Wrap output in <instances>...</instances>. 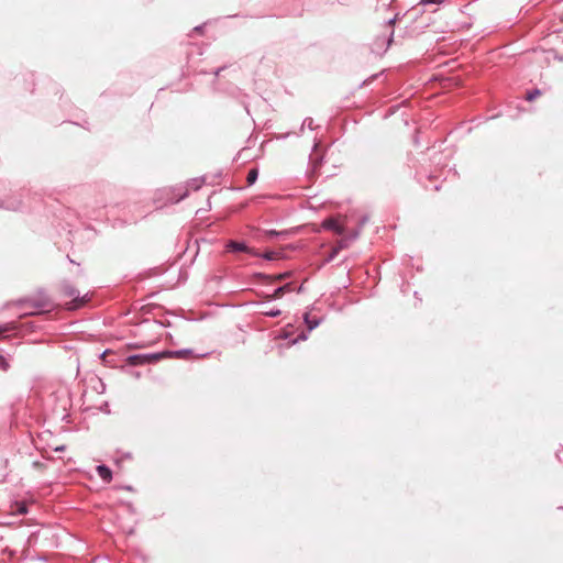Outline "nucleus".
Returning a JSON list of instances; mask_svg holds the SVG:
<instances>
[{
	"mask_svg": "<svg viewBox=\"0 0 563 563\" xmlns=\"http://www.w3.org/2000/svg\"><path fill=\"white\" fill-rule=\"evenodd\" d=\"M3 308H16L18 310H21L16 317H37L38 314L49 313L53 311L55 302L43 288H40L34 297H23L14 301L7 302Z\"/></svg>",
	"mask_w": 563,
	"mask_h": 563,
	"instance_id": "obj_1",
	"label": "nucleus"
},
{
	"mask_svg": "<svg viewBox=\"0 0 563 563\" xmlns=\"http://www.w3.org/2000/svg\"><path fill=\"white\" fill-rule=\"evenodd\" d=\"M60 290L65 297L71 299L69 302L65 303V308L68 311H75L84 307L89 301L88 292L81 295L80 291L68 282L62 283Z\"/></svg>",
	"mask_w": 563,
	"mask_h": 563,
	"instance_id": "obj_2",
	"label": "nucleus"
},
{
	"mask_svg": "<svg viewBox=\"0 0 563 563\" xmlns=\"http://www.w3.org/2000/svg\"><path fill=\"white\" fill-rule=\"evenodd\" d=\"M164 356V353L131 355L126 358V363L131 366H141L145 364L156 363L161 361Z\"/></svg>",
	"mask_w": 563,
	"mask_h": 563,
	"instance_id": "obj_3",
	"label": "nucleus"
},
{
	"mask_svg": "<svg viewBox=\"0 0 563 563\" xmlns=\"http://www.w3.org/2000/svg\"><path fill=\"white\" fill-rule=\"evenodd\" d=\"M394 40V30L388 35L377 36L372 44V52L378 55L386 53Z\"/></svg>",
	"mask_w": 563,
	"mask_h": 563,
	"instance_id": "obj_4",
	"label": "nucleus"
},
{
	"mask_svg": "<svg viewBox=\"0 0 563 563\" xmlns=\"http://www.w3.org/2000/svg\"><path fill=\"white\" fill-rule=\"evenodd\" d=\"M225 251L230 253L244 252L250 255H258V251L250 247L244 241L229 240L225 243Z\"/></svg>",
	"mask_w": 563,
	"mask_h": 563,
	"instance_id": "obj_5",
	"label": "nucleus"
},
{
	"mask_svg": "<svg viewBox=\"0 0 563 563\" xmlns=\"http://www.w3.org/2000/svg\"><path fill=\"white\" fill-rule=\"evenodd\" d=\"M164 192L166 194L167 202L177 203L188 196V188L181 186L170 187L164 189Z\"/></svg>",
	"mask_w": 563,
	"mask_h": 563,
	"instance_id": "obj_6",
	"label": "nucleus"
},
{
	"mask_svg": "<svg viewBox=\"0 0 563 563\" xmlns=\"http://www.w3.org/2000/svg\"><path fill=\"white\" fill-rule=\"evenodd\" d=\"M321 227L324 230L333 231L334 233L339 235L344 234V228L334 219V218H327L322 221Z\"/></svg>",
	"mask_w": 563,
	"mask_h": 563,
	"instance_id": "obj_7",
	"label": "nucleus"
},
{
	"mask_svg": "<svg viewBox=\"0 0 563 563\" xmlns=\"http://www.w3.org/2000/svg\"><path fill=\"white\" fill-rule=\"evenodd\" d=\"M22 202L18 199L8 198V199H1L0 200V208L10 210V211H18L21 209Z\"/></svg>",
	"mask_w": 563,
	"mask_h": 563,
	"instance_id": "obj_8",
	"label": "nucleus"
},
{
	"mask_svg": "<svg viewBox=\"0 0 563 563\" xmlns=\"http://www.w3.org/2000/svg\"><path fill=\"white\" fill-rule=\"evenodd\" d=\"M144 314H153V317H164L165 311L159 306L144 305L141 307Z\"/></svg>",
	"mask_w": 563,
	"mask_h": 563,
	"instance_id": "obj_9",
	"label": "nucleus"
},
{
	"mask_svg": "<svg viewBox=\"0 0 563 563\" xmlns=\"http://www.w3.org/2000/svg\"><path fill=\"white\" fill-rule=\"evenodd\" d=\"M18 330V325L15 322H10L0 327V336L9 338L11 335H15Z\"/></svg>",
	"mask_w": 563,
	"mask_h": 563,
	"instance_id": "obj_10",
	"label": "nucleus"
},
{
	"mask_svg": "<svg viewBox=\"0 0 563 563\" xmlns=\"http://www.w3.org/2000/svg\"><path fill=\"white\" fill-rule=\"evenodd\" d=\"M97 473L107 483H109L112 479V472L106 465L97 466Z\"/></svg>",
	"mask_w": 563,
	"mask_h": 563,
	"instance_id": "obj_11",
	"label": "nucleus"
},
{
	"mask_svg": "<svg viewBox=\"0 0 563 563\" xmlns=\"http://www.w3.org/2000/svg\"><path fill=\"white\" fill-rule=\"evenodd\" d=\"M258 178V169L257 168H252L249 170L247 173V176H246V183L249 186H252L255 184V181L257 180Z\"/></svg>",
	"mask_w": 563,
	"mask_h": 563,
	"instance_id": "obj_12",
	"label": "nucleus"
},
{
	"mask_svg": "<svg viewBox=\"0 0 563 563\" xmlns=\"http://www.w3.org/2000/svg\"><path fill=\"white\" fill-rule=\"evenodd\" d=\"M279 255V253L277 252H274V251H265L263 253H260L258 252V255H253L254 257H262L266 261H274L275 258H277V256Z\"/></svg>",
	"mask_w": 563,
	"mask_h": 563,
	"instance_id": "obj_13",
	"label": "nucleus"
},
{
	"mask_svg": "<svg viewBox=\"0 0 563 563\" xmlns=\"http://www.w3.org/2000/svg\"><path fill=\"white\" fill-rule=\"evenodd\" d=\"M205 183V177L192 178L187 183V186L194 190H198Z\"/></svg>",
	"mask_w": 563,
	"mask_h": 563,
	"instance_id": "obj_14",
	"label": "nucleus"
},
{
	"mask_svg": "<svg viewBox=\"0 0 563 563\" xmlns=\"http://www.w3.org/2000/svg\"><path fill=\"white\" fill-rule=\"evenodd\" d=\"M542 91L538 88H534V89H531V90H528L527 91V95H526V100L528 101H533L536 100L539 96H541Z\"/></svg>",
	"mask_w": 563,
	"mask_h": 563,
	"instance_id": "obj_15",
	"label": "nucleus"
},
{
	"mask_svg": "<svg viewBox=\"0 0 563 563\" xmlns=\"http://www.w3.org/2000/svg\"><path fill=\"white\" fill-rule=\"evenodd\" d=\"M360 234H361V228H356V229L352 230L347 235H345V238L350 243H352L358 239Z\"/></svg>",
	"mask_w": 563,
	"mask_h": 563,
	"instance_id": "obj_16",
	"label": "nucleus"
},
{
	"mask_svg": "<svg viewBox=\"0 0 563 563\" xmlns=\"http://www.w3.org/2000/svg\"><path fill=\"white\" fill-rule=\"evenodd\" d=\"M288 233L286 231H276V230H268L266 231V235L269 239L286 236Z\"/></svg>",
	"mask_w": 563,
	"mask_h": 563,
	"instance_id": "obj_17",
	"label": "nucleus"
},
{
	"mask_svg": "<svg viewBox=\"0 0 563 563\" xmlns=\"http://www.w3.org/2000/svg\"><path fill=\"white\" fill-rule=\"evenodd\" d=\"M290 290V284H286V285H283V286H279L275 289L274 291V296L275 297H280L283 296L286 291H289Z\"/></svg>",
	"mask_w": 563,
	"mask_h": 563,
	"instance_id": "obj_18",
	"label": "nucleus"
},
{
	"mask_svg": "<svg viewBox=\"0 0 563 563\" xmlns=\"http://www.w3.org/2000/svg\"><path fill=\"white\" fill-rule=\"evenodd\" d=\"M14 507H15V509L12 510V512H15L19 515H24L27 512L25 503H15Z\"/></svg>",
	"mask_w": 563,
	"mask_h": 563,
	"instance_id": "obj_19",
	"label": "nucleus"
},
{
	"mask_svg": "<svg viewBox=\"0 0 563 563\" xmlns=\"http://www.w3.org/2000/svg\"><path fill=\"white\" fill-rule=\"evenodd\" d=\"M339 252H340V247H333V249L331 250V252H330V253L327 255V257L324 258V263H330V262H332V261L336 257V255L339 254Z\"/></svg>",
	"mask_w": 563,
	"mask_h": 563,
	"instance_id": "obj_20",
	"label": "nucleus"
},
{
	"mask_svg": "<svg viewBox=\"0 0 563 563\" xmlns=\"http://www.w3.org/2000/svg\"><path fill=\"white\" fill-rule=\"evenodd\" d=\"M305 128H308L311 131L314 129L312 118L308 117L303 119L300 131H302Z\"/></svg>",
	"mask_w": 563,
	"mask_h": 563,
	"instance_id": "obj_21",
	"label": "nucleus"
},
{
	"mask_svg": "<svg viewBox=\"0 0 563 563\" xmlns=\"http://www.w3.org/2000/svg\"><path fill=\"white\" fill-rule=\"evenodd\" d=\"M368 221V216L367 214H364L358 220V225L357 228H361V230L363 229V227L367 223Z\"/></svg>",
	"mask_w": 563,
	"mask_h": 563,
	"instance_id": "obj_22",
	"label": "nucleus"
},
{
	"mask_svg": "<svg viewBox=\"0 0 563 563\" xmlns=\"http://www.w3.org/2000/svg\"><path fill=\"white\" fill-rule=\"evenodd\" d=\"M351 243L346 240V238L344 236L340 242L339 244L335 246V247H340V251L342 249H345L350 245Z\"/></svg>",
	"mask_w": 563,
	"mask_h": 563,
	"instance_id": "obj_23",
	"label": "nucleus"
},
{
	"mask_svg": "<svg viewBox=\"0 0 563 563\" xmlns=\"http://www.w3.org/2000/svg\"><path fill=\"white\" fill-rule=\"evenodd\" d=\"M280 314L279 310H269L264 313V317H278Z\"/></svg>",
	"mask_w": 563,
	"mask_h": 563,
	"instance_id": "obj_24",
	"label": "nucleus"
},
{
	"mask_svg": "<svg viewBox=\"0 0 563 563\" xmlns=\"http://www.w3.org/2000/svg\"><path fill=\"white\" fill-rule=\"evenodd\" d=\"M396 19H397V15H395L394 18H390V19H388V20L386 21V26H387L388 29H390V31L393 30V25H394V23L396 22Z\"/></svg>",
	"mask_w": 563,
	"mask_h": 563,
	"instance_id": "obj_25",
	"label": "nucleus"
},
{
	"mask_svg": "<svg viewBox=\"0 0 563 563\" xmlns=\"http://www.w3.org/2000/svg\"><path fill=\"white\" fill-rule=\"evenodd\" d=\"M303 320L308 324L309 330L313 329L318 324L317 320H313V322H310V319H308V318H305Z\"/></svg>",
	"mask_w": 563,
	"mask_h": 563,
	"instance_id": "obj_26",
	"label": "nucleus"
},
{
	"mask_svg": "<svg viewBox=\"0 0 563 563\" xmlns=\"http://www.w3.org/2000/svg\"><path fill=\"white\" fill-rule=\"evenodd\" d=\"M441 2L442 0H421V4H437Z\"/></svg>",
	"mask_w": 563,
	"mask_h": 563,
	"instance_id": "obj_27",
	"label": "nucleus"
},
{
	"mask_svg": "<svg viewBox=\"0 0 563 563\" xmlns=\"http://www.w3.org/2000/svg\"><path fill=\"white\" fill-rule=\"evenodd\" d=\"M378 75H373L371 76L368 79L364 80L362 84H361V87L366 85L367 82L372 81L373 79L377 78Z\"/></svg>",
	"mask_w": 563,
	"mask_h": 563,
	"instance_id": "obj_28",
	"label": "nucleus"
},
{
	"mask_svg": "<svg viewBox=\"0 0 563 563\" xmlns=\"http://www.w3.org/2000/svg\"><path fill=\"white\" fill-rule=\"evenodd\" d=\"M224 69H225V66H222V67L217 68V69L213 71L214 76H219V75L221 74V71H222V70H224Z\"/></svg>",
	"mask_w": 563,
	"mask_h": 563,
	"instance_id": "obj_29",
	"label": "nucleus"
},
{
	"mask_svg": "<svg viewBox=\"0 0 563 563\" xmlns=\"http://www.w3.org/2000/svg\"><path fill=\"white\" fill-rule=\"evenodd\" d=\"M203 29V25H198L196 27H194V32H201Z\"/></svg>",
	"mask_w": 563,
	"mask_h": 563,
	"instance_id": "obj_30",
	"label": "nucleus"
},
{
	"mask_svg": "<svg viewBox=\"0 0 563 563\" xmlns=\"http://www.w3.org/2000/svg\"><path fill=\"white\" fill-rule=\"evenodd\" d=\"M286 276H288V273L280 274V275H278L276 278H277V279H282V278H284V277H286Z\"/></svg>",
	"mask_w": 563,
	"mask_h": 563,
	"instance_id": "obj_31",
	"label": "nucleus"
},
{
	"mask_svg": "<svg viewBox=\"0 0 563 563\" xmlns=\"http://www.w3.org/2000/svg\"><path fill=\"white\" fill-rule=\"evenodd\" d=\"M301 317L308 318V317H310V313L309 312H305V313H302Z\"/></svg>",
	"mask_w": 563,
	"mask_h": 563,
	"instance_id": "obj_32",
	"label": "nucleus"
},
{
	"mask_svg": "<svg viewBox=\"0 0 563 563\" xmlns=\"http://www.w3.org/2000/svg\"><path fill=\"white\" fill-rule=\"evenodd\" d=\"M63 450H64V446H57V448L55 449V451H63Z\"/></svg>",
	"mask_w": 563,
	"mask_h": 563,
	"instance_id": "obj_33",
	"label": "nucleus"
}]
</instances>
